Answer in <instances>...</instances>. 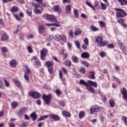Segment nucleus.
I'll use <instances>...</instances> for the list:
<instances>
[{
    "mask_svg": "<svg viewBox=\"0 0 127 127\" xmlns=\"http://www.w3.org/2000/svg\"><path fill=\"white\" fill-rule=\"evenodd\" d=\"M26 12L27 14H28V15H31V14H32V12L31 11V8H28L26 10Z\"/></svg>",
    "mask_w": 127,
    "mask_h": 127,
    "instance_id": "nucleus-48",
    "label": "nucleus"
},
{
    "mask_svg": "<svg viewBox=\"0 0 127 127\" xmlns=\"http://www.w3.org/2000/svg\"><path fill=\"white\" fill-rule=\"evenodd\" d=\"M74 43L76 46V47L79 49H80V42L78 41H74Z\"/></svg>",
    "mask_w": 127,
    "mask_h": 127,
    "instance_id": "nucleus-50",
    "label": "nucleus"
},
{
    "mask_svg": "<svg viewBox=\"0 0 127 127\" xmlns=\"http://www.w3.org/2000/svg\"><path fill=\"white\" fill-rule=\"evenodd\" d=\"M89 78V79H91L92 80L95 79V72L92 71L90 72Z\"/></svg>",
    "mask_w": 127,
    "mask_h": 127,
    "instance_id": "nucleus-29",
    "label": "nucleus"
},
{
    "mask_svg": "<svg viewBox=\"0 0 127 127\" xmlns=\"http://www.w3.org/2000/svg\"><path fill=\"white\" fill-rule=\"evenodd\" d=\"M122 120L124 122L125 126L127 127V118L126 116H124L122 118Z\"/></svg>",
    "mask_w": 127,
    "mask_h": 127,
    "instance_id": "nucleus-39",
    "label": "nucleus"
},
{
    "mask_svg": "<svg viewBox=\"0 0 127 127\" xmlns=\"http://www.w3.org/2000/svg\"><path fill=\"white\" fill-rule=\"evenodd\" d=\"M81 63L83 64L84 66H86V67H89V64L87 62H81Z\"/></svg>",
    "mask_w": 127,
    "mask_h": 127,
    "instance_id": "nucleus-57",
    "label": "nucleus"
},
{
    "mask_svg": "<svg viewBox=\"0 0 127 127\" xmlns=\"http://www.w3.org/2000/svg\"><path fill=\"white\" fill-rule=\"evenodd\" d=\"M62 115L65 118H70V117H71V114H70V113H69L68 112H66V111H63Z\"/></svg>",
    "mask_w": 127,
    "mask_h": 127,
    "instance_id": "nucleus-20",
    "label": "nucleus"
},
{
    "mask_svg": "<svg viewBox=\"0 0 127 127\" xmlns=\"http://www.w3.org/2000/svg\"><path fill=\"white\" fill-rule=\"evenodd\" d=\"M14 16L15 18H16V20H18V21H20V20H21V19L18 16V15H14Z\"/></svg>",
    "mask_w": 127,
    "mask_h": 127,
    "instance_id": "nucleus-60",
    "label": "nucleus"
},
{
    "mask_svg": "<svg viewBox=\"0 0 127 127\" xmlns=\"http://www.w3.org/2000/svg\"><path fill=\"white\" fill-rule=\"evenodd\" d=\"M121 93L123 95V98L127 102V90L125 87H123L121 89Z\"/></svg>",
    "mask_w": 127,
    "mask_h": 127,
    "instance_id": "nucleus-11",
    "label": "nucleus"
},
{
    "mask_svg": "<svg viewBox=\"0 0 127 127\" xmlns=\"http://www.w3.org/2000/svg\"><path fill=\"white\" fill-rule=\"evenodd\" d=\"M61 40H62L63 41V42H64V43H66V41H67L66 37L63 34H61Z\"/></svg>",
    "mask_w": 127,
    "mask_h": 127,
    "instance_id": "nucleus-36",
    "label": "nucleus"
},
{
    "mask_svg": "<svg viewBox=\"0 0 127 127\" xmlns=\"http://www.w3.org/2000/svg\"><path fill=\"white\" fill-rule=\"evenodd\" d=\"M119 2H121V5H127V0H118Z\"/></svg>",
    "mask_w": 127,
    "mask_h": 127,
    "instance_id": "nucleus-31",
    "label": "nucleus"
},
{
    "mask_svg": "<svg viewBox=\"0 0 127 127\" xmlns=\"http://www.w3.org/2000/svg\"><path fill=\"white\" fill-rule=\"evenodd\" d=\"M69 38H73V31L70 30L69 31Z\"/></svg>",
    "mask_w": 127,
    "mask_h": 127,
    "instance_id": "nucleus-61",
    "label": "nucleus"
},
{
    "mask_svg": "<svg viewBox=\"0 0 127 127\" xmlns=\"http://www.w3.org/2000/svg\"><path fill=\"white\" fill-rule=\"evenodd\" d=\"M54 38L53 35H49V37H48V39L49 41L53 40Z\"/></svg>",
    "mask_w": 127,
    "mask_h": 127,
    "instance_id": "nucleus-63",
    "label": "nucleus"
},
{
    "mask_svg": "<svg viewBox=\"0 0 127 127\" xmlns=\"http://www.w3.org/2000/svg\"><path fill=\"white\" fill-rule=\"evenodd\" d=\"M14 82L17 87H18V88H19V89H21V87H22V86L21 85V83H20V81L19 80H18V79H14Z\"/></svg>",
    "mask_w": 127,
    "mask_h": 127,
    "instance_id": "nucleus-19",
    "label": "nucleus"
},
{
    "mask_svg": "<svg viewBox=\"0 0 127 127\" xmlns=\"http://www.w3.org/2000/svg\"><path fill=\"white\" fill-rule=\"evenodd\" d=\"M121 49H122L123 53H124L125 54H127V48H126L125 47H121Z\"/></svg>",
    "mask_w": 127,
    "mask_h": 127,
    "instance_id": "nucleus-43",
    "label": "nucleus"
},
{
    "mask_svg": "<svg viewBox=\"0 0 127 127\" xmlns=\"http://www.w3.org/2000/svg\"><path fill=\"white\" fill-rule=\"evenodd\" d=\"M53 64L50 61H47L46 62V66L47 67L48 70L50 74H52V73H53Z\"/></svg>",
    "mask_w": 127,
    "mask_h": 127,
    "instance_id": "nucleus-9",
    "label": "nucleus"
},
{
    "mask_svg": "<svg viewBox=\"0 0 127 127\" xmlns=\"http://www.w3.org/2000/svg\"><path fill=\"white\" fill-rule=\"evenodd\" d=\"M52 97V94H49L48 95H47L45 94H43V99L44 100L47 105H49V104H50V102H51Z\"/></svg>",
    "mask_w": 127,
    "mask_h": 127,
    "instance_id": "nucleus-8",
    "label": "nucleus"
},
{
    "mask_svg": "<svg viewBox=\"0 0 127 127\" xmlns=\"http://www.w3.org/2000/svg\"><path fill=\"white\" fill-rule=\"evenodd\" d=\"M81 56L82 58H84V59H88V58H90V53L88 52H84L81 54Z\"/></svg>",
    "mask_w": 127,
    "mask_h": 127,
    "instance_id": "nucleus-16",
    "label": "nucleus"
},
{
    "mask_svg": "<svg viewBox=\"0 0 127 127\" xmlns=\"http://www.w3.org/2000/svg\"><path fill=\"white\" fill-rule=\"evenodd\" d=\"M100 55L101 57H102V58H104V57H105L106 56V53L101 52V53H100Z\"/></svg>",
    "mask_w": 127,
    "mask_h": 127,
    "instance_id": "nucleus-62",
    "label": "nucleus"
},
{
    "mask_svg": "<svg viewBox=\"0 0 127 127\" xmlns=\"http://www.w3.org/2000/svg\"><path fill=\"white\" fill-rule=\"evenodd\" d=\"M55 93L56 95H57L58 96H60L61 95V91L60 89H57L55 91Z\"/></svg>",
    "mask_w": 127,
    "mask_h": 127,
    "instance_id": "nucleus-51",
    "label": "nucleus"
},
{
    "mask_svg": "<svg viewBox=\"0 0 127 127\" xmlns=\"http://www.w3.org/2000/svg\"><path fill=\"white\" fill-rule=\"evenodd\" d=\"M87 83L89 86H92L93 87H94V88H97V87H98V83H97L96 82H94L92 80H88Z\"/></svg>",
    "mask_w": 127,
    "mask_h": 127,
    "instance_id": "nucleus-14",
    "label": "nucleus"
},
{
    "mask_svg": "<svg viewBox=\"0 0 127 127\" xmlns=\"http://www.w3.org/2000/svg\"><path fill=\"white\" fill-rule=\"evenodd\" d=\"M85 3L87 5L89 6V7H91V8H92V10H96V8H95V7H94L93 5H92V4L91 3H90L89 2H88V0H86L85 1Z\"/></svg>",
    "mask_w": 127,
    "mask_h": 127,
    "instance_id": "nucleus-26",
    "label": "nucleus"
},
{
    "mask_svg": "<svg viewBox=\"0 0 127 127\" xmlns=\"http://www.w3.org/2000/svg\"><path fill=\"white\" fill-rule=\"evenodd\" d=\"M38 3H31V5L34 7H45V3L42 2V0H35Z\"/></svg>",
    "mask_w": 127,
    "mask_h": 127,
    "instance_id": "nucleus-7",
    "label": "nucleus"
},
{
    "mask_svg": "<svg viewBox=\"0 0 127 127\" xmlns=\"http://www.w3.org/2000/svg\"><path fill=\"white\" fill-rule=\"evenodd\" d=\"M101 5L102 9L103 10H106L107 9V4H106L103 3V2H101Z\"/></svg>",
    "mask_w": 127,
    "mask_h": 127,
    "instance_id": "nucleus-38",
    "label": "nucleus"
},
{
    "mask_svg": "<svg viewBox=\"0 0 127 127\" xmlns=\"http://www.w3.org/2000/svg\"><path fill=\"white\" fill-rule=\"evenodd\" d=\"M79 84L80 85H84V86H86V90H88L89 92H90V93H92V94H96V91H95V89L93 88L91 85H89L88 82H86L84 80H80L79 81Z\"/></svg>",
    "mask_w": 127,
    "mask_h": 127,
    "instance_id": "nucleus-2",
    "label": "nucleus"
},
{
    "mask_svg": "<svg viewBox=\"0 0 127 127\" xmlns=\"http://www.w3.org/2000/svg\"><path fill=\"white\" fill-rule=\"evenodd\" d=\"M29 95L34 98V99H38L40 97V94L37 92H30Z\"/></svg>",
    "mask_w": 127,
    "mask_h": 127,
    "instance_id": "nucleus-12",
    "label": "nucleus"
},
{
    "mask_svg": "<svg viewBox=\"0 0 127 127\" xmlns=\"http://www.w3.org/2000/svg\"><path fill=\"white\" fill-rule=\"evenodd\" d=\"M115 10L119 11L116 12V15L118 18L120 17H124L125 15H127V13H126L125 10L123 9L115 8Z\"/></svg>",
    "mask_w": 127,
    "mask_h": 127,
    "instance_id": "nucleus-6",
    "label": "nucleus"
},
{
    "mask_svg": "<svg viewBox=\"0 0 127 127\" xmlns=\"http://www.w3.org/2000/svg\"><path fill=\"white\" fill-rule=\"evenodd\" d=\"M71 59L74 63H78L79 62V59L75 56L71 57Z\"/></svg>",
    "mask_w": 127,
    "mask_h": 127,
    "instance_id": "nucleus-23",
    "label": "nucleus"
},
{
    "mask_svg": "<svg viewBox=\"0 0 127 127\" xmlns=\"http://www.w3.org/2000/svg\"><path fill=\"white\" fill-rule=\"evenodd\" d=\"M48 118H49V116H48V115L42 116L38 120V122H40V121H44L45 119H48Z\"/></svg>",
    "mask_w": 127,
    "mask_h": 127,
    "instance_id": "nucleus-24",
    "label": "nucleus"
},
{
    "mask_svg": "<svg viewBox=\"0 0 127 127\" xmlns=\"http://www.w3.org/2000/svg\"><path fill=\"white\" fill-rule=\"evenodd\" d=\"M65 11L66 13H70L71 12V6L70 5H66Z\"/></svg>",
    "mask_w": 127,
    "mask_h": 127,
    "instance_id": "nucleus-27",
    "label": "nucleus"
},
{
    "mask_svg": "<svg viewBox=\"0 0 127 127\" xmlns=\"http://www.w3.org/2000/svg\"><path fill=\"white\" fill-rule=\"evenodd\" d=\"M101 27H106V23L104 21H100L99 22Z\"/></svg>",
    "mask_w": 127,
    "mask_h": 127,
    "instance_id": "nucleus-44",
    "label": "nucleus"
},
{
    "mask_svg": "<svg viewBox=\"0 0 127 127\" xmlns=\"http://www.w3.org/2000/svg\"><path fill=\"white\" fill-rule=\"evenodd\" d=\"M11 10L12 12H15V11H17V10H18V7H17V6H14L12 7Z\"/></svg>",
    "mask_w": 127,
    "mask_h": 127,
    "instance_id": "nucleus-42",
    "label": "nucleus"
},
{
    "mask_svg": "<svg viewBox=\"0 0 127 127\" xmlns=\"http://www.w3.org/2000/svg\"><path fill=\"white\" fill-rule=\"evenodd\" d=\"M59 74H60V79H61L63 82H64L65 78H63V77H62V71H61V70L60 71Z\"/></svg>",
    "mask_w": 127,
    "mask_h": 127,
    "instance_id": "nucleus-52",
    "label": "nucleus"
},
{
    "mask_svg": "<svg viewBox=\"0 0 127 127\" xmlns=\"http://www.w3.org/2000/svg\"><path fill=\"white\" fill-rule=\"evenodd\" d=\"M8 39V35L6 33H3L1 35V41H4V40H6V39Z\"/></svg>",
    "mask_w": 127,
    "mask_h": 127,
    "instance_id": "nucleus-17",
    "label": "nucleus"
},
{
    "mask_svg": "<svg viewBox=\"0 0 127 127\" xmlns=\"http://www.w3.org/2000/svg\"><path fill=\"white\" fill-rule=\"evenodd\" d=\"M61 38V35L57 34L55 36V39L56 40V41H60Z\"/></svg>",
    "mask_w": 127,
    "mask_h": 127,
    "instance_id": "nucleus-34",
    "label": "nucleus"
},
{
    "mask_svg": "<svg viewBox=\"0 0 127 127\" xmlns=\"http://www.w3.org/2000/svg\"><path fill=\"white\" fill-rule=\"evenodd\" d=\"M30 117L31 119H32L33 121H34V122L36 121V119H37V116L35 115V113H32L30 115Z\"/></svg>",
    "mask_w": 127,
    "mask_h": 127,
    "instance_id": "nucleus-28",
    "label": "nucleus"
},
{
    "mask_svg": "<svg viewBox=\"0 0 127 127\" xmlns=\"http://www.w3.org/2000/svg\"><path fill=\"white\" fill-rule=\"evenodd\" d=\"M73 13L74 14V16L75 17H78L79 16V13L78 12V10L76 9H74L73 10Z\"/></svg>",
    "mask_w": 127,
    "mask_h": 127,
    "instance_id": "nucleus-41",
    "label": "nucleus"
},
{
    "mask_svg": "<svg viewBox=\"0 0 127 127\" xmlns=\"http://www.w3.org/2000/svg\"><path fill=\"white\" fill-rule=\"evenodd\" d=\"M83 42H84L86 46H88V45H89V40L88 39V38H85L83 40Z\"/></svg>",
    "mask_w": 127,
    "mask_h": 127,
    "instance_id": "nucleus-49",
    "label": "nucleus"
},
{
    "mask_svg": "<svg viewBox=\"0 0 127 127\" xmlns=\"http://www.w3.org/2000/svg\"><path fill=\"white\" fill-rule=\"evenodd\" d=\"M48 51H47V49L46 48H43L41 51H40V53H41V59L42 60H44V59L45 58V57H46V56H47V53H48Z\"/></svg>",
    "mask_w": 127,
    "mask_h": 127,
    "instance_id": "nucleus-10",
    "label": "nucleus"
},
{
    "mask_svg": "<svg viewBox=\"0 0 127 127\" xmlns=\"http://www.w3.org/2000/svg\"><path fill=\"white\" fill-rule=\"evenodd\" d=\"M19 38L21 41H23V40H24V35H20L19 37Z\"/></svg>",
    "mask_w": 127,
    "mask_h": 127,
    "instance_id": "nucleus-59",
    "label": "nucleus"
},
{
    "mask_svg": "<svg viewBox=\"0 0 127 127\" xmlns=\"http://www.w3.org/2000/svg\"><path fill=\"white\" fill-rule=\"evenodd\" d=\"M0 89H4V85H3V84L2 83V81H1V80L0 79Z\"/></svg>",
    "mask_w": 127,
    "mask_h": 127,
    "instance_id": "nucleus-56",
    "label": "nucleus"
},
{
    "mask_svg": "<svg viewBox=\"0 0 127 127\" xmlns=\"http://www.w3.org/2000/svg\"><path fill=\"white\" fill-rule=\"evenodd\" d=\"M44 18L48 20V21H51L53 23L52 24H46L47 26H57L60 27V25L58 24V22L56 19V18L53 15H51L48 14H44Z\"/></svg>",
    "mask_w": 127,
    "mask_h": 127,
    "instance_id": "nucleus-1",
    "label": "nucleus"
},
{
    "mask_svg": "<svg viewBox=\"0 0 127 127\" xmlns=\"http://www.w3.org/2000/svg\"><path fill=\"white\" fill-rule=\"evenodd\" d=\"M4 84H5V86L6 87H9L10 85H9V82H8V81H7L6 80H4Z\"/></svg>",
    "mask_w": 127,
    "mask_h": 127,
    "instance_id": "nucleus-58",
    "label": "nucleus"
},
{
    "mask_svg": "<svg viewBox=\"0 0 127 127\" xmlns=\"http://www.w3.org/2000/svg\"><path fill=\"white\" fill-rule=\"evenodd\" d=\"M27 50L29 53H32V52H33V50H32V48L30 46L27 47Z\"/></svg>",
    "mask_w": 127,
    "mask_h": 127,
    "instance_id": "nucleus-53",
    "label": "nucleus"
},
{
    "mask_svg": "<svg viewBox=\"0 0 127 127\" xmlns=\"http://www.w3.org/2000/svg\"><path fill=\"white\" fill-rule=\"evenodd\" d=\"M10 66L13 68H15V67H16V62L15 60H12L10 62Z\"/></svg>",
    "mask_w": 127,
    "mask_h": 127,
    "instance_id": "nucleus-21",
    "label": "nucleus"
},
{
    "mask_svg": "<svg viewBox=\"0 0 127 127\" xmlns=\"http://www.w3.org/2000/svg\"><path fill=\"white\" fill-rule=\"evenodd\" d=\"M90 29L92 31H99V28L94 25H91L90 26Z\"/></svg>",
    "mask_w": 127,
    "mask_h": 127,
    "instance_id": "nucleus-30",
    "label": "nucleus"
},
{
    "mask_svg": "<svg viewBox=\"0 0 127 127\" xmlns=\"http://www.w3.org/2000/svg\"><path fill=\"white\" fill-rule=\"evenodd\" d=\"M51 117L53 119V120H54V121H59L60 120V117L56 115H52L51 116Z\"/></svg>",
    "mask_w": 127,
    "mask_h": 127,
    "instance_id": "nucleus-25",
    "label": "nucleus"
},
{
    "mask_svg": "<svg viewBox=\"0 0 127 127\" xmlns=\"http://www.w3.org/2000/svg\"><path fill=\"white\" fill-rule=\"evenodd\" d=\"M71 61H70L69 60H66L65 62V65L66 66H67V67H70V66H71Z\"/></svg>",
    "mask_w": 127,
    "mask_h": 127,
    "instance_id": "nucleus-40",
    "label": "nucleus"
},
{
    "mask_svg": "<svg viewBox=\"0 0 127 127\" xmlns=\"http://www.w3.org/2000/svg\"><path fill=\"white\" fill-rule=\"evenodd\" d=\"M84 117H85V113H84V111H81L79 114V119H83Z\"/></svg>",
    "mask_w": 127,
    "mask_h": 127,
    "instance_id": "nucleus-37",
    "label": "nucleus"
},
{
    "mask_svg": "<svg viewBox=\"0 0 127 127\" xmlns=\"http://www.w3.org/2000/svg\"><path fill=\"white\" fill-rule=\"evenodd\" d=\"M94 7H95V8H96V9H99V8H100L99 6V2L95 1Z\"/></svg>",
    "mask_w": 127,
    "mask_h": 127,
    "instance_id": "nucleus-47",
    "label": "nucleus"
},
{
    "mask_svg": "<svg viewBox=\"0 0 127 127\" xmlns=\"http://www.w3.org/2000/svg\"><path fill=\"white\" fill-rule=\"evenodd\" d=\"M102 110H103V108L102 107V106L95 105L92 106L90 108V111L92 115L94 114L95 112H100V111H102Z\"/></svg>",
    "mask_w": 127,
    "mask_h": 127,
    "instance_id": "nucleus-5",
    "label": "nucleus"
},
{
    "mask_svg": "<svg viewBox=\"0 0 127 127\" xmlns=\"http://www.w3.org/2000/svg\"><path fill=\"white\" fill-rule=\"evenodd\" d=\"M60 104L62 106V107H64L65 106V102L63 101H61L60 102Z\"/></svg>",
    "mask_w": 127,
    "mask_h": 127,
    "instance_id": "nucleus-64",
    "label": "nucleus"
},
{
    "mask_svg": "<svg viewBox=\"0 0 127 127\" xmlns=\"http://www.w3.org/2000/svg\"><path fill=\"white\" fill-rule=\"evenodd\" d=\"M26 112H27V108L24 107L20 109L17 115L19 117H22V115H23V114H25Z\"/></svg>",
    "mask_w": 127,
    "mask_h": 127,
    "instance_id": "nucleus-13",
    "label": "nucleus"
},
{
    "mask_svg": "<svg viewBox=\"0 0 127 127\" xmlns=\"http://www.w3.org/2000/svg\"><path fill=\"white\" fill-rule=\"evenodd\" d=\"M0 50L2 52V55L4 56H5V52H8V50L6 47H3L0 48Z\"/></svg>",
    "mask_w": 127,
    "mask_h": 127,
    "instance_id": "nucleus-18",
    "label": "nucleus"
},
{
    "mask_svg": "<svg viewBox=\"0 0 127 127\" xmlns=\"http://www.w3.org/2000/svg\"><path fill=\"white\" fill-rule=\"evenodd\" d=\"M54 11H58L59 9V5H56L53 7Z\"/></svg>",
    "mask_w": 127,
    "mask_h": 127,
    "instance_id": "nucleus-46",
    "label": "nucleus"
},
{
    "mask_svg": "<svg viewBox=\"0 0 127 127\" xmlns=\"http://www.w3.org/2000/svg\"><path fill=\"white\" fill-rule=\"evenodd\" d=\"M16 27L17 28H16V30H15L13 32V34H17V33H18V32H19V30H20L19 27H20V25H17Z\"/></svg>",
    "mask_w": 127,
    "mask_h": 127,
    "instance_id": "nucleus-33",
    "label": "nucleus"
},
{
    "mask_svg": "<svg viewBox=\"0 0 127 127\" xmlns=\"http://www.w3.org/2000/svg\"><path fill=\"white\" fill-rule=\"evenodd\" d=\"M38 30L40 34H42V33H44L45 31V27L43 25H40L38 27Z\"/></svg>",
    "mask_w": 127,
    "mask_h": 127,
    "instance_id": "nucleus-15",
    "label": "nucleus"
},
{
    "mask_svg": "<svg viewBox=\"0 0 127 127\" xmlns=\"http://www.w3.org/2000/svg\"><path fill=\"white\" fill-rule=\"evenodd\" d=\"M27 125H28V124L27 123H23L22 124L19 125V127H27Z\"/></svg>",
    "mask_w": 127,
    "mask_h": 127,
    "instance_id": "nucleus-55",
    "label": "nucleus"
},
{
    "mask_svg": "<svg viewBox=\"0 0 127 127\" xmlns=\"http://www.w3.org/2000/svg\"><path fill=\"white\" fill-rule=\"evenodd\" d=\"M34 63L35 65H40L41 63H40V62L38 60H36L35 62H34Z\"/></svg>",
    "mask_w": 127,
    "mask_h": 127,
    "instance_id": "nucleus-54",
    "label": "nucleus"
},
{
    "mask_svg": "<svg viewBox=\"0 0 127 127\" xmlns=\"http://www.w3.org/2000/svg\"><path fill=\"white\" fill-rule=\"evenodd\" d=\"M81 33H82V32L81 31V30H80L79 29H76L75 30L74 34L75 36L79 35V34H81Z\"/></svg>",
    "mask_w": 127,
    "mask_h": 127,
    "instance_id": "nucleus-32",
    "label": "nucleus"
},
{
    "mask_svg": "<svg viewBox=\"0 0 127 127\" xmlns=\"http://www.w3.org/2000/svg\"><path fill=\"white\" fill-rule=\"evenodd\" d=\"M18 106V102H14L11 103V107L12 109H16Z\"/></svg>",
    "mask_w": 127,
    "mask_h": 127,
    "instance_id": "nucleus-22",
    "label": "nucleus"
},
{
    "mask_svg": "<svg viewBox=\"0 0 127 127\" xmlns=\"http://www.w3.org/2000/svg\"><path fill=\"white\" fill-rule=\"evenodd\" d=\"M24 72L25 73L24 75V78L27 82H29V76L28 75L31 73V71L30 69H29V68H28V66L27 65H25L23 68Z\"/></svg>",
    "mask_w": 127,
    "mask_h": 127,
    "instance_id": "nucleus-4",
    "label": "nucleus"
},
{
    "mask_svg": "<svg viewBox=\"0 0 127 127\" xmlns=\"http://www.w3.org/2000/svg\"><path fill=\"white\" fill-rule=\"evenodd\" d=\"M37 8H39V7H35V9L34 10V11L35 12V13H42V11L41 10H39Z\"/></svg>",
    "mask_w": 127,
    "mask_h": 127,
    "instance_id": "nucleus-35",
    "label": "nucleus"
},
{
    "mask_svg": "<svg viewBox=\"0 0 127 127\" xmlns=\"http://www.w3.org/2000/svg\"><path fill=\"white\" fill-rule=\"evenodd\" d=\"M110 105L111 108H114V107H115V102H114V100L112 99L110 100Z\"/></svg>",
    "mask_w": 127,
    "mask_h": 127,
    "instance_id": "nucleus-45",
    "label": "nucleus"
},
{
    "mask_svg": "<svg viewBox=\"0 0 127 127\" xmlns=\"http://www.w3.org/2000/svg\"><path fill=\"white\" fill-rule=\"evenodd\" d=\"M95 42H97L98 47H103L109 44V42L107 41H103V38L101 36H98L96 38Z\"/></svg>",
    "mask_w": 127,
    "mask_h": 127,
    "instance_id": "nucleus-3",
    "label": "nucleus"
}]
</instances>
